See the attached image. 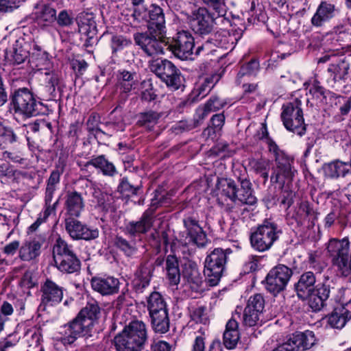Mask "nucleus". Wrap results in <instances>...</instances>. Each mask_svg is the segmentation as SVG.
Masks as SVG:
<instances>
[{
    "label": "nucleus",
    "instance_id": "obj_1",
    "mask_svg": "<svg viewBox=\"0 0 351 351\" xmlns=\"http://www.w3.org/2000/svg\"><path fill=\"white\" fill-rule=\"evenodd\" d=\"M147 341L145 324L140 320L132 321L114 338L118 351H143Z\"/></svg>",
    "mask_w": 351,
    "mask_h": 351
},
{
    "label": "nucleus",
    "instance_id": "obj_2",
    "mask_svg": "<svg viewBox=\"0 0 351 351\" xmlns=\"http://www.w3.org/2000/svg\"><path fill=\"white\" fill-rule=\"evenodd\" d=\"M99 313L97 305L86 306L77 316L64 327L61 341L64 345H71L82 335H86L94 325L97 315Z\"/></svg>",
    "mask_w": 351,
    "mask_h": 351
},
{
    "label": "nucleus",
    "instance_id": "obj_3",
    "mask_svg": "<svg viewBox=\"0 0 351 351\" xmlns=\"http://www.w3.org/2000/svg\"><path fill=\"white\" fill-rule=\"evenodd\" d=\"M267 144L269 152L274 154L276 163V168L271 176V181L278 183L282 188L287 184L289 189V184L297 173V170L292 165L293 160L280 151L271 140L267 139Z\"/></svg>",
    "mask_w": 351,
    "mask_h": 351
},
{
    "label": "nucleus",
    "instance_id": "obj_4",
    "mask_svg": "<svg viewBox=\"0 0 351 351\" xmlns=\"http://www.w3.org/2000/svg\"><path fill=\"white\" fill-rule=\"evenodd\" d=\"M301 106V101L295 99L292 102L284 104L281 112V119L286 129L299 136L304 134L306 131Z\"/></svg>",
    "mask_w": 351,
    "mask_h": 351
},
{
    "label": "nucleus",
    "instance_id": "obj_5",
    "mask_svg": "<svg viewBox=\"0 0 351 351\" xmlns=\"http://www.w3.org/2000/svg\"><path fill=\"white\" fill-rule=\"evenodd\" d=\"M280 230L276 223L265 221L250 237L252 246L259 252L269 250L278 239Z\"/></svg>",
    "mask_w": 351,
    "mask_h": 351
},
{
    "label": "nucleus",
    "instance_id": "obj_6",
    "mask_svg": "<svg viewBox=\"0 0 351 351\" xmlns=\"http://www.w3.org/2000/svg\"><path fill=\"white\" fill-rule=\"evenodd\" d=\"M15 112L26 117L37 116L43 110V104L36 101L32 93L25 88L16 90L12 98Z\"/></svg>",
    "mask_w": 351,
    "mask_h": 351
},
{
    "label": "nucleus",
    "instance_id": "obj_7",
    "mask_svg": "<svg viewBox=\"0 0 351 351\" xmlns=\"http://www.w3.org/2000/svg\"><path fill=\"white\" fill-rule=\"evenodd\" d=\"M151 70L173 90L179 89L182 85L180 71L169 60L153 61L151 64Z\"/></svg>",
    "mask_w": 351,
    "mask_h": 351
},
{
    "label": "nucleus",
    "instance_id": "obj_8",
    "mask_svg": "<svg viewBox=\"0 0 351 351\" xmlns=\"http://www.w3.org/2000/svg\"><path fill=\"white\" fill-rule=\"evenodd\" d=\"M226 262V254L222 249L216 248L205 260L204 276L210 286H215L219 282Z\"/></svg>",
    "mask_w": 351,
    "mask_h": 351
},
{
    "label": "nucleus",
    "instance_id": "obj_9",
    "mask_svg": "<svg viewBox=\"0 0 351 351\" xmlns=\"http://www.w3.org/2000/svg\"><path fill=\"white\" fill-rule=\"evenodd\" d=\"M137 45L149 56L164 54L169 48L168 38L165 35L162 37L156 34L138 33L134 35Z\"/></svg>",
    "mask_w": 351,
    "mask_h": 351
},
{
    "label": "nucleus",
    "instance_id": "obj_10",
    "mask_svg": "<svg viewBox=\"0 0 351 351\" xmlns=\"http://www.w3.org/2000/svg\"><path fill=\"white\" fill-rule=\"evenodd\" d=\"M327 250L332 258V263L339 272L344 276H348L347 261L349 258L350 242L348 238L341 240L330 239L327 246Z\"/></svg>",
    "mask_w": 351,
    "mask_h": 351
},
{
    "label": "nucleus",
    "instance_id": "obj_11",
    "mask_svg": "<svg viewBox=\"0 0 351 351\" xmlns=\"http://www.w3.org/2000/svg\"><path fill=\"white\" fill-rule=\"evenodd\" d=\"M220 17L207 8L200 7L192 11L189 17L190 25L196 34L206 35L213 31L215 20Z\"/></svg>",
    "mask_w": 351,
    "mask_h": 351
},
{
    "label": "nucleus",
    "instance_id": "obj_12",
    "mask_svg": "<svg viewBox=\"0 0 351 351\" xmlns=\"http://www.w3.org/2000/svg\"><path fill=\"white\" fill-rule=\"evenodd\" d=\"M316 341L314 333L310 330L293 335L273 351H304L312 348Z\"/></svg>",
    "mask_w": 351,
    "mask_h": 351
},
{
    "label": "nucleus",
    "instance_id": "obj_13",
    "mask_svg": "<svg viewBox=\"0 0 351 351\" xmlns=\"http://www.w3.org/2000/svg\"><path fill=\"white\" fill-rule=\"evenodd\" d=\"M291 275V270L284 265L274 267L266 277V289L274 294L279 293L285 289Z\"/></svg>",
    "mask_w": 351,
    "mask_h": 351
},
{
    "label": "nucleus",
    "instance_id": "obj_14",
    "mask_svg": "<svg viewBox=\"0 0 351 351\" xmlns=\"http://www.w3.org/2000/svg\"><path fill=\"white\" fill-rule=\"evenodd\" d=\"M169 46V49L178 58L193 59L194 38L190 33L185 31L178 32L176 38Z\"/></svg>",
    "mask_w": 351,
    "mask_h": 351
},
{
    "label": "nucleus",
    "instance_id": "obj_15",
    "mask_svg": "<svg viewBox=\"0 0 351 351\" xmlns=\"http://www.w3.org/2000/svg\"><path fill=\"white\" fill-rule=\"evenodd\" d=\"M146 21L148 23V30L150 34H156L160 37L166 34L165 14L160 7L152 5L148 10Z\"/></svg>",
    "mask_w": 351,
    "mask_h": 351
},
{
    "label": "nucleus",
    "instance_id": "obj_16",
    "mask_svg": "<svg viewBox=\"0 0 351 351\" xmlns=\"http://www.w3.org/2000/svg\"><path fill=\"white\" fill-rule=\"evenodd\" d=\"M66 230L73 239L90 240L97 238L99 235L97 229H90L80 221L73 219L66 220Z\"/></svg>",
    "mask_w": 351,
    "mask_h": 351
},
{
    "label": "nucleus",
    "instance_id": "obj_17",
    "mask_svg": "<svg viewBox=\"0 0 351 351\" xmlns=\"http://www.w3.org/2000/svg\"><path fill=\"white\" fill-rule=\"evenodd\" d=\"M119 280L112 276L94 277L91 280V286L94 291L102 295H113L118 293Z\"/></svg>",
    "mask_w": 351,
    "mask_h": 351
},
{
    "label": "nucleus",
    "instance_id": "obj_18",
    "mask_svg": "<svg viewBox=\"0 0 351 351\" xmlns=\"http://www.w3.org/2000/svg\"><path fill=\"white\" fill-rule=\"evenodd\" d=\"M29 56V45L23 39L16 40L12 47L5 52L6 61L12 64L24 62Z\"/></svg>",
    "mask_w": 351,
    "mask_h": 351
},
{
    "label": "nucleus",
    "instance_id": "obj_19",
    "mask_svg": "<svg viewBox=\"0 0 351 351\" xmlns=\"http://www.w3.org/2000/svg\"><path fill=\"white\" fill-rule=\"evenodd\" d=\"M153 212L150 210L145 211L137 221H130L125 226L126 233L132 236H138L148 232L154 222Z\"/></svg>",
    "mask_w": 351,
    "mask_h": 351
},
{
    "label": "nucleus",
    "instance_id": "obj_20",
    "mask_svg": "<svg viewBox=\"0 0 351 351\" xmlns=\"http://www.w3.org/2000/svg\"><path fill=\"white\" fill-rule=\"evenodd\" d=\"M153 212L150 210L145 211L137 221H130L125 226L126 233L132 236H138L148 232L154 222Z\"/></svg>",
    "mask_w": 351,
    "mask_h": 351
},
{
    "label": "nucleus",
    "instance_id": "obj_21",
    "mask_svg": "<svg viewBox=\"0 0 351 351\" xmlns=\"http://www.w3.org/2000/svg\"><path fill=\"white\" fill-rule=\"evenodd\" d=\"M330 295L329 286L324 284L317 286L313 291L309 293V295L304 300L308 301V304L313 311H320L324 306V302L328 298Z\"/></svg>",
    "mask_w": 351,
    "mask_h": 351
},
{
    "label": "nucleus",
    "instance_id": "obj_22",
    "mask_svg": "<svg viewBox=\"0 0 351 351\" xmlns=\"http://www.w3.org/2000/svg\"><path fill=\"white\" fill-rule=\"evenodd\" d=\"M335 5L328 1H322L311 19L313 25L319 27L330 20L335 14Z\"/></svg>",
    "mask_w": 351,
    "mask_h": 351
},
{
    "label": "nucleus",
    "instance_id": "obj_23",
    "mask_svg": "<svg viewBox=\"0 0 351 351\" xmlns=\"http://www.w3.org/2000/svg\"><path fill=\"white\" fill-rule=\"evenodd\" d=\"M183 277L187 280L190 287L198 291L202 289L203 278L197 265L192 262L185 263L183 270Z\"/></svg>",
    "mask_w": 351,
    "mask_h": 351
},
{
    "label": "nucleus",
    "instance_id": "obj_24",
    "mask_svg": "<svg viewBox=\"0 0 351 351\" xmlns=\"http://www.w3.org/2000/svg\"><path fill=\"white\" fill-rule=\"evenodd\" d=\"M44 242V237L40 235L38 239H31L30 241L25 242L19 250V256L23 261L32 260L40 254V248Z\"/></svg>",
    "mask_w": 351,
    "mask_h": 351
},
{
    "label": "nucleus",
    "instance_id": "obj_25",
    "mask_svg": "<svg viewBox=\"0 0 351 351\" xmlns=\"http://www.w3.org/2000/svg\"><path fill=\"white\" fill-rule=\"evenodd\" d=\"M316 282L315 276L311 271L302 274L295 285V290L298 297L304 300L311 291H313Z\"/></svg>",
    "mask_w": 351,
    "mask_h": 351
},
{
    "label": "nucleus",
    "instance_id": "obj_26",
    "mask_svg": "<svg viewBox=\"0 0 351 351\" xmlns=\"http://www.w3.org/2000/svg\"><path fill=\"white\" fill-rule=\"evenodd\" d=\"M184 224L187 230L189 241L197 246H204L206 243V234L197 221L188 217L184 220Z\"/></svg>",
    "mask_w": 351,
    "mask_h": 351
},
{
    "label": "nucleus",
    "instance_id": "obj_27",
    "mask_svg": "<svg viewBox=\"0 0 351 351\" xmlns=\"http://www.w3.org/2000/svg\"><path fill=\"white\" fill-rule=\"evenodd\" d=\"M62 298V288L51 280H45V307L58 304Z\"/></svg>",
    "mask_w": 351,
    "mask_h": 351
},
{
    "label": "nucleus",
    "instance_id": "obj_28",
    "mask_svg": "<svg viewBox=\"0 0 351 351\" xmlns=\"http://www.w3.org/2000/svg\"><path fill=\"white\" fill-rule=\"evenodd\" d=\"M239 339L238 323L234 318L230 319L226 324L223 333V343L228 349L234 348Z\"/></svg>",
    "mask_w": 351,
    "mask_h": 351
},
{
    "label": "nucleus",
    "instance_id": "obj_29",
    "mask_svg": "<svg viewBox=\"0 0 351 351\" xmlns=\"http://www.w3.org/2000/svg\"><path fill=\"white\" fill-rule=\"evenodd\" d=\"M65 204L67 213L73 217H79L84 207L83 199L77 192L67 194Z\"/></svg>",
    "mask_w": 351,
    "mask_h": 351
},
{
    "label": "nucleus",
    "instance_id": "obj_30",
    "mask_svg": "<svg viewBox=\"0 0 351 351\" xmlns=\"http://www.w3.org/2000/svg\"><path fill=\"white\" fill-rule=\"evenodd\" d=\"M166 276L171 285H178L180 281L178 261L174 256H168L165 261Z\"/></svg>",
    "mask_w": 351,
    "mask_h": 351
},
{
    "label": "nucleus",
    "instance_id": "obj_31",
    "mask_svg": "<svg viewBox=\"0 0 351 351\" xmlns=\"http://www.w3.org/2000/svg\"><path fill=\"white\" fill-rule=\"evenodd\" d=\"M323 170L326 176L337 178L346 175L350 171V165L348 163L337 160L325 164Z\"/></svg>",
    "mask_w": 351,
    "mask_h": 351
},
{
    "label": "nucleus",
    "instance_id": "obj_32",
    "mask_svg": "<svg viewBox=\"0 0 351 351\" xmlns=\"http://www.w3.org/2000/svg\"><path fill=\"white\" fill-rule=\"evenodd\" d=\"M55 263L57 268L63 272L72 274L80 269V261L75 253L61 258Z\"/></svg>",
    "mask_w": 351,
    "mask_h": 351
},
{
    "label": "nucleus",
    "instance_id": "obj_33",
    "mask_svg": "<svg viewBox=\"0 0 351 351\" xmlns=\"http://www.w3.org/2000/svg\"><path fill=\"white\" fill-rule=\"evenodd\" d=\"M237 201L249 205H253L256 202L250 180L243 179L241 181V189H238L237 193Z\"/></svg>",
    "mask_w": 351,
    "mask_h": 351
},
{
    "label": "nucleus",
    "instance_id": "obj_34",
    "mask_svg": "<svg viewBox=\"0 0 351 351\" xmlns=\"http://www.w3.org/2000/svg\"><path fill=\"white\" fill-rule=\"evenodd\" d=\"M147 308L149 315L168 311L164 298L157 291H153L147 298Z\"/></svg>",
    "mask_w": 351,
    "mask_h": 351
},
{
    "label": "nucleus",
    "instance_id": "obj_35",
    "mask_svg": "<svg viewBox=\"0 0 351 351\" xmlns=\"http://www.w3.org/2000/svg\"><path fill=\"white\" fill-rule=\"evenodd\" d=\"M53 240H54V242L53 244L52 253L54 263L60 261L59 259L61 258L74 253L72 246L68 245L67 243L58 235L56 236Z\"/></svg>",
    "mask_w": 351,
    "mask_h": 351
},
{
    "label": "nucleus",
    "instance_id": "obj_36",
    "mask_svg": "<svg viewBox=\"0 0 351 351\" xmlns=\"http://www.w3.org/2000/svg\"><path fill=\"white\" fill-rule=\"evenodd\" d=\"M241 36H237L231 34L228 31L222 29L213 35V40H215L214 45L221 48L228 49L238 41Z\"/></svg>",
    "mask_w": 351,
    "mask_h": 351
},
{
    "label": "nucleus",
    "instance_id": "obj_37",
    "mask_svg": "<svg viewBox=\"0 0 351 351\" xmlns=\"http://www.w3.org/2000/svg\"><path fill=\"white\" fill-rule=\"evenodd\" d=\"M152 328L156 332L165 333L169 329L168 311L149 315Z\"/></svg>",
    "mask_w": 351,
    "mask_h": 351
},
{
    "label": "nucleus",
    "instance_id": "obj_38",
    "mask_svg": "<svg viewBox=\"0 0 351 351\" xmlns=\"http://www.w3.org/2000/svg\"><path fill=\"white\" fill-rule=\"evenodd\" d=\"M349 63L345 59L329 65L328 72L335 82L344 80L348 73Z\"/></svg>",
    "mask_w": 351,
    "mask_h": 351
},
{
    "label": "nucleus",
    "instance_id": "obj_39",
    "mask_svg": "<svg viewBox=\"0 0 351 351\" xmlns=\"http://www.w3.org/2000/svg\"><path fill=\"white\" fill-rule=\"evenodd\" d=\"M218 191L233 202H237V187L235 182L231 179H218L217 183Z\"/></svg>",
    "mask_w": 351,
    "mask_h": 351
},
{
    "label": "nucleus",
    "instance_id": "obj_40",
    "mask_svg": "<svg viewBox=\"0 0 351 351\" xmlns=\"http://www.w3.org/2000/svg\"><path fill=\"white\" fill-rule=\"evenodd\" d=\"M76 21L78 25L79 32L84 34H89L96 27L94 17L90 13H80L76 18Z\"/></svg>",
    "mask_w": 351,
    "mask_h": 351
},
{
    "label": "nucleus",
    "instance_id": "obj_41",
    "mask_svg": "<svg viewBox=\"0 0 351 351\" xmlns=\"http://www.w3.org/2000/svg\"><path fill=\"white\" fill-rule=\"evenodd\" d=\"M219 80V76L217 74L206 76L200 79L195 89L197 92V95L202 98L204 97L214 87Z\"/></svg>",
    "mask_w": 351,
    "mask_h": 351
},
{
    "label": "nucleus",
    "instance_id": "obj_42",
    "mask_svg": "<svg viewBox=\"0 0 351 351\" xmlns=\"http://www.w3.org/2000/svg\"><path fill=\"white\" fill-rule=\"evenodd\" d=\"M93 167L99 169L105 176H113L117 173L114 165L109 162L104 156L92 159L89 162Z\"/></svg>",
    "mask_w": 351,
    "mask_h": 351
},
{
    "label": "nucleus",
    "instance_id": "obj_43",
    "mask_svg": "<svg viewBox=\"0 0 351 351\" xmlns=\"http://www.w3.org/2000/svg\"><path fill=\"white\" fill-rule=\"evenodd\" d=\"M348 317L341 308L335 309L327 317V323L331 328L341 329L349 321Z\"/></svg>",
    "mask_w": 351,
    "mask_h": 351
},
{
    "label": "nucleus",
    "instance_id": "obj_44",
    "mask_svg": "<svg viewBox=\"0 0 351 351\" xmlns=\"http://www.w3.org/2000/svg\"><path fill=\"white\" fill-rule=\"evenodd\" d=\"M23 175L21 171L14 170L9 163H0V179L1 182H8L16 180Z\"/></svg>",
    "mask_w": 351,
    "mask_h": 351
},
{
    "label": "nucleus",
    "instance_id": "obj_45",
    "mask_svg": "<svg viewBox=\"0 0 351 351\" xmlns=\"http://www.w3.org/2000/svg\"><path fill=\"white\" fill-rule=\"evenodd\" d=\"M30 66L36 71L43 70L44 65V51H42V47L37 44L34 45L33 52L29 60Z\"/></svg>",
    "mask_w": 351,
    "mask_h": 351
},
{
    "label": "nucleus",
    "instance_id": "obj_46",
    "mask_svg": "<svg viewBox=\"0 0 351 351\" xmlns=\"http://www.w3.org/2000/svg\"><path fill=\"white\" fill-rule=\"evenodd\" d=\"M160 114L156 112L149 111L141 113L139 115L138 124L145 128L151 130L158 123Z\"/></svg>",
    "mask_w": 351,
    "mask_h": 351
},
{
    "label": "nucleus",
    "instance_id": "obj_47",
    "mask_svg": "<svg viewBox=\"0 0 351 351\" xmlns=\"http://www.w3.org/2000/svg\"><path fill=\"white\" fill-rule=\"evenodd\" d=\"M134 73L122 71L118 76L119 83L125 93L130 92L135 85Z\"/></svg>",
    "mask_w": 351,
    "mask_h": 351
},
{
    "label": "nucleus",
    "instance_id": "obj_48",
    "mask_svg": "<svg viewBox=\"0 0 351 351\" xmlns=\"http://www.w3.org/2000/svg\"><path fill=\"white\" fill-rule=\"evenodd\" d=\"M203 3L208 7L210 12L217 16H223L226 14L227 6L226 0H202Z\"/></svg>",
    "mask_w": 351,
    "mask_h": 351
},
{
    "label": "nucleus",
    "instance_id": "obj_49",
    "mask_svg": "<svg viewBox=\"0 0 351 351\" xmlns=\"http://www.w3.org/2000/svg\"><path fill=\"white\" fill-rule=\"evenodd\" d=\"M153 269L152 265L147 264L143 265L137 271L136 276L139 281V285H141L142 288H145L149 284Z\"/></svg>",
    "mask_w": 351,
    "mask_h": 351
},
{
    "label": "nucleus",
    "instance_id": "obj_50",
    "mask_svg": "<svg viewBox=\"0 0 351 351\" xmlns=\"http://www.w3.org/2000/svg\"><path fill=\"white\" fill-rule=\"evenodd\" d=\"M262 315L256 311L245 308L243 313V322L247 326H254L262 322Z\"/></svg>",
    "mask_w": 351,
    "mask_h": 351
},
{
    "label": "nucleus",
    "instance_id": "obj_51",
    "mask_svg": "<svg viewBox=\"0 0 351 351\" xmlns=\"http://www.w3.org/2000/svg\"><path fill=\"white\" fill-rule=\"evenodd\" d=\"M259 69V62L252 60L247 64L243 65L237 74V82L241 83V79L245 75H255Z\"/></svg>",
    "mask_w": 351,
    "mask_h": 351
},
{
    "label": "nucleus",
    "instance_id": "obj_52",
    "mask_svg": "<svg viewBox=\"0 0 351 351\" xmlns=\"http://www.w3.org/2000/svg\"><path fill=\"white\" fill-rule=\"evenodd\" d=\"M265 307V300L261 294H255L251 296L248 301L246 308L250 309L252 311H256L258 313L263 315V309Z\"/></svg>",
    "mask_w": 351,
    "mask_h": 351
},
{
    "label": "nucleus",
    "instance_id": "obj_53",
    "mask_svg": "<svg viewBox=\"0 0 351 351\" xmlns=\"http://www.w3.org/2000/svg\"><path fill=\"white\" fill-rule=\"evenodd\" d=\"M226 104V101L218 97H213L206 104L203 110L202 118L206 117L208 112L217 111L222 108Z\"/></svg>",
    "mask_w": 351,
    "mask_h": 351
},
{
    "label": "nucleus",
    "instance_id": "obj_54",
    "mask_svg": "<svg viewBox=\"0 0 351 351\" xmlns=\"http://www.w3.org/2000/svg\"><path fill=\"white\" fill-rule=\"evenodd\" d=\"M114 245L128 256L134 254L136 252V248L134 243H129L121 237H116Z\"/></svg>",
    "mask_w": 351,
    "mask_h": 351
},
{
    "label": "nucleus",
    "instance_id": "obj_55",
    "mask_svg": "<svg viewBox=\"0 0 351 351\" xmlns=\"http://www.w3.org/2000/svg\"><path fill=\"white\" fill-rule=\"evenodd\" d=\"M191 317L196 322L206 324L208 321L207 313L205 307L200 306L193 308L191 311Z\"/></svg>",
    "mask_w": 351,
    "mask_h": 351
},
{
    "label": "nucleus",
    "instance_id": "obj_56",
    "mask_svg": "<svg viewBox=\"0 0 351 351\" xmlns=\"http://www.w3.org/2000/svg\"><path fill=\"white\" fill-rule=\"evenodd\" d=\"M210 121L213 128H208L204 130V132H208V134H210L211 131L215 133L221 130L224 124L225 117L223 114H216L212 117Z\"/></svg>",
    "mask_w": 351,
    "mask_h": 351
},
{
    "label": "nucleus",
    "instance_id": "obj_57",
    "mask_svg": "<svg viewBox=\"0 0 351 351\" xmlns=\"http://www.w3.org/2000/svg\"><path fill=\"white\" fill-rule=\"evenodd\" d=\"M14 141H16V135L13 131L0 123V142L12 143Z\"/></svg>",
    "mask_w": 351,
    "mask_h": 351
},
{
    "label": "nucleus",
    "instance_id": "obj_58",
    "mask_svg": "<svg viewBox=\"0 0 351 351\" xmlns=\"http://www.w3.org/2000/svg\"><path fill=\"white\" fill-rule=\"evenodd\" d=\"M130 43V42L123 36H114L111 40V47L112 51L114 53L117 52V51H119L129 45Z\"/></svg>",
    "mask_w": 351,
    "mask_h": 351
},
{
    "label": "nucleus",
    "instance_id": "obj_59",
    "mask_svg": "<svg viewBox=\"0 0 351 351\" xmlns=\"http://www.w3.org/2000/svg\"><path fill=\"white\" fill-rule=\"evenodd\" d=\"M2 158L4 160L9 159L13 162L19 163L24 167L28 165L27 160L17 153L4 151L2 152Z\"/></svg>",
    "mask_w": 351,
    "mask_h": 351
},
{
    "label": "nucleus",
    "instance_id": "obj_60",
    "mask_svg": "<svg viewBox=\"0 0 351 351\" xmlns=\"http://www.w3.org/2000/svg\"><path fill=\"white\" fill-rule=\"evenodd\" d=\"M60 174L58 170L53 171L49 178L47 192L49 198H51L52 193L56 189V186L59 183Z\"/></svg>",
    "mask_w": 351,
    "mask_h": 351
},
{
    "label": "nucleus",
    "instance_id": "obj_61",
    "mask_svg": "<svg viewBox=\"0 0 351 351\" xmlns=\"http://www.w3.org/2000/svg\"><path fill=\"white\" fill-rule=\"evenodd\" d=\"M44 221V219L39 217L35 222H34L28 228L27 230V234L30 237L31 239L36 238V239H38V237L40 234H38L37 233L40 230V227L43 224ZM40 235L43 237L41 234Z\"/></svg>",
    "mask_w": 351,
    "mask_h": 351
},
{
    "label": "nucleus",
    "instance_id": "obj_62",
    "mask_svg": "<svg viewBox=\"0 0 351 351\" xmlns=\"http://www.w3.org/2000/svg\"><path fill=\"white\" fill-rule=\"evenodd\" d=\"M141 3H140L139 4H134L136 7L134 8L132 14V16L134 18L136 21L138 22L143 20L146 21L148 14V11L147 10V9Z\"/></svg>",
    "mask_w": 351,
    "mask_h": 351
},
{
    "label": "nucleus",
    "instance_id": "obj_63",
    "mask_svg": "<svg viewBox=\"0 0 351 351\" xmlns=\"http://www.w3.org/2000/svg\"><path fill=\"white\" fill-rule=\"evenodd\" d=\"M86 186H89V193L95 199L96 203L99 206L103 205L104 204V199L103 198V194L101 193L100 190L99 189L95 188V186L91 182H87Z\"/></svg>",
    "mask_w": 351,
    "mask_h": 351
},
{
    "label": "nucleus",
    "instance_id": "obj_64",
    "mask_svg": "<svg viewBox=\"0 0 351 351\" xmlns=\"http://www.w3.org/2000/svg\"><path fill=\"white\" fill-rule=\"evenodd\" d=\"M73 16L67 11L62 10L58 14V23L60 26H69L73 24Z\"/></svg>",
    "mask_w": 351,
    "mask_h": 351
}]
</instances>
